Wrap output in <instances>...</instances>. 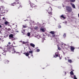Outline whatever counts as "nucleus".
<instances>
[{
  "instance_id": "23",
  "label": "nucleus",
  "mask_w": 79,
  "mask_h": 79,
  "mask_svg": "<svg viewBox=\"0 0 79 79\" xmlns=\"http://www.w3.org/2000/svg\"><path fill=\"white\" fill-rule=\"evenodd\" d=\"M71 75H74V73H73V72L72 71L70 73Z\"/></svg>"
},
{
  "instance_id": "48",
  "label": "nucleus",
  "mask_w": 79,
  "mask_h": 79,
  "mask_svg": "<svg viewBox=\"0 0 79 79\" xmlns=\"http://www.w3.org/2000/svg\"><path fill=\"white\" fill-rule=\"evenodd\" d=\"M0 56H1V55L0 54Z\"/></svg>"
},
{
  "instance_id": "45",
  "label": "nucleus",
  "mask_w": 79,
  "mask_h": 79,
  "mask_svg": "<svg viewBox=\"0 0 79 79\" xmlns=\"http://www.w3.org/2000/svg\"><path fill=\"white\" fill-rule=\"evenodd\" d=\"M13 44H15V43L14 42Z\"/></svg>"
},
{
  "instance_id": "4",
  "label": "nucleus",
  "mask_w": 79,
  "mask_h": 79,
  "mask_svg": "<svg viewBox=\"0 0 79 79\" xmlns=\"http://www.w3.org/2000/svg\"><path fill=\"white\" fill-rule=\"evenodd\" d=\"M30 6L32 8H36L37 7V6L35 5V4H34L32 3H31Z\"/></svg>"
},
{
  "instance_id": "2",
  "label": "nucleus",
  "mask_w": 79,
  "mask_h": 79,
  "mask_svg": "<svg viewBox=\"0 0 79 79\" xmlns=\"http://www.w3.org/2000/svg\"><path fill=\"white\" fill-rule=\"evenodd\" d=\"M52 8L51 7H50L48 10V14L50 16H52Z\"/></svg>"
},
{
  "instance_id": "28",
  "label": "nucleus",
  "mask_w": 79,
  "mask_h": 79,
  "mask_svg": "<svg viewBox=\"0 0 79 79\" xmlns=\"http://www.w3.org/2000/svg\"><path fill=\"white\" fill-rule=\"evenodd\" d=\"M69 11L70 12H71V11H72V9L71 7L69 8Z\"/></svg>"
},
{
  "instance_id": "17",
  "label": "nucleus",
  "mask_w": 79,
  "mask_h": 79,
  "mask_svg": "<svg viewBox=\"0 0 79 79\" xmlns=\"http://www.w3.org/2000/svg\"><path fill=\"white\" fill-rule=\"evenodd\" d=\"M4 13H5V10H2L1 11V14H3Z\"/></svg>"
},
{
  "instance_id": "34",
  "label": "nucleus",
  "mask_w": 79,
  "mask_h": 79,
  "mask_svg": "<svg viewBox=\"0 0 79 79\" xmlns=\"http://www.w3.org/2000/svg\"><path fill=\"white\" fill-rule=\"evenodd\" d=\"M37 52H40V49H37Z\"/></svg>"
},
{
  "instance_id": "49",
  "label": "nucleus",
  "mask_w": 79,
  "mask_h": 79,
  "mask_svg": "<svg viewBox=\"0 0 79 79\" xmlns=\"http://www.w3.org/2000/svg\"><path fill=\"white\" fill-rule=\"evenodd\" d=\"M29 49H30V48L29 47Z\"/></svg>"
},
{
  "instance_id": "50",
  "label": "nucleus",
  "mask_w": 79,
  "mask_h": 79,
  "mask_svg": "<svg viewBox=\"0 0 79 79\" xmlns=\"http://www.w3.org/2000/svg\"><path fill=\"white\" fill-rule=\"evenodd\" d=\"M43 69H44V68H43Z\"/></svg>"
},
{
  "instance_id": "32",
  "label": "nucleus",
  "mask_w": 79,
  "mask_h": 79,
  "mask_svg": "<svg viewBox=\"0 0 79 79\" xmlns=\"http://www.w3.org/2000/svg\"><path fill=\"white\" fill-rule=\"evenodd\" d=\"M30 35H31V34H30V33H27L28 36H30Z\"/></svg>"
},
{
  "instance_id": "51",
  "label": "nucleus",
  "mask_w": 79,
  "mask_h": 79,
  "mask_svg": "<svg viewBox=\"0 0 79 79\" xmlns=\"http://www.w3.org/2000/svg\"><path fill=\"white\" fill-rule=\"evenodd\" d=\"M0 32H1V31L0 30Z\"/></svg>"
},
{
  "instance_id": "7",
  "label": "nucleus",
  "mask_w": 79,
  "mask_h": 79,
  "mask_svg": "<svg viewBox=\"0 0 79 79\" xmlns=\"http://www.w3.org/2000/svg\"><path fill=\"white\" fill-rule=\"evenodd\" d=\"M70 5L72 6V7L73 8H74V9H75V8H76V6H75V5H74V4L70 2Z\"/></svg>"
},
{
  "instance_id": "6",
  "label": "nucleus",
  "mask_w": 79,
  "mask_h": 79,
  "mask_svg": "<svg viewBox=\"0 0 79 79\" xmlns=\"http://www.w3.org/2000/svg\"><path fill=\"white\" fill-rule=\"evenodd\" d=\"M10 52L12 53H16V51L14 48H13V49Z\"/></svg>"
},
{
  "instance_id": "12",
  "label": "nucleus",
  "mask_w": 79,
  "mask_h": 79,
  "mask_svg": "<svg viewBox=\"0 0 79 79\" xmlns=\"http://www.w3.org/2000/svg\"><path fill=\"white\" fill-rule=\"evenodd\" d=\"M12 48H13V47H12V46H8L7 48V50H10V49H11Z\"/></svg>"
},
{
  "instance_id": "8",
  "label": "nucleus",
  "mask_w": 79,
  "mask_h": 79,
  "mask_svg": "<svg viewBox=\"0 0 79 79\" xmlns=\"http://www.w3.org/2000/svg\"><path fill=\"white\" fill-rule=\"evenodd\" d=\"M66 8L68 12H69V6H66Z\"/></svg>"
},
{
  "instance_id": "22",
  "label": "nucleus",
  "mask_w": 79,
  "mask_h": 79,
  "mask_svg": "<svg viewBox=\"0 0 79 79\" xmlns=\"http://www.w3.org/2000/svg\"><path fill=\"white\" fill-rule=\"evenodd\" d=\"M55 55L56 57H58V53H55Z\"/></svg>"
},
{
  "instance_id": "10",
  "label": "nucleus",
  "mask_w": 79,
  "mask_h": 79,
  "mask_svg": "<svg viewBox=\"0 0 79 79\" xmlns=\"http://www.w3.org/2000/svg\"><path fill=\"white\" fill-rule=\"evenodd\" d=\"M60 18L61 19V18H63L64 19L65 18V17H64V15H61L60 17Z\"/></svg>"
},
{
  "instance_id": "18",
  "label": "nucleus",
  "mask_w": 79,
  "mask_h": 79,
  "mask_svg": "<svg viewBox=\"0 0 79 79\" xmlns=\"http://www.w3.org/2000/svg\"><path fill=\"white\" fill-rule=\"evenodd\" d=\"M66 72H64L63 73V76H66Z\"/></svg>"
},
{
  "instance_id": "53",
  "label": "nucleus",
  "mask_w": 79,
  "mask_h": 79,
  "mask_svg": "<svg viewBox=\"0 0 79 79\" xmlns=\"http://www.w3.org/2000/svg\"><path fill=\"white\" fill-rule=\"evenodd\" d=\"M7 46H8V45H7Z\"/></svg>"
},
{
  "instance_id": "39",
  "label": "nucleus",
  "mask_w": 79,
  "mask_h": 79,
  "mask_svg": "<svg viewBox=\"0 0 79 79\" xmlns=\"http://www.w3.org/2000/svg\"><path fill=\"white\" fill-rule=\"evenodd\" d=\"M23 44H26V43H25V42H23Z\"/></svg>"
},
{
  "instance_id": "40",
  "label": "nucleus",
  "mask_w": 79,
  "mask_h": 79,
  "mask_svg": "<svg viewBox=\"0 0 79 79\" xmlns=\"http://www.w3.org/2000/svg\"><path fill=\"white\" fill-rule=\"evenodd\" d=\"M61 26H59V28H61Z\"/></svg>"
},
{
  "instance_id": "52",
  "label": "nucleus",
  "mask_w": 79,
  "mask_h": 79,
  "mask_svg": "<svg viewBox=\"0 0 79 79\" xmlns=\"http://www.w3.org/2000/svg\"><path fill=\"white\" fill-rule=\"evenodd\" d=\"M16 26H17V25H16Z\"/></svg>"
},
{
  "instance_id": "25",
  "label": "nucleus",
  "mask_w": 79,
  "mask_h": 79,
  "mask_svg": "<svg viewBox=\"0 0 79 79\" xmlns=\"http://www.w3.org/2000/svg\"><path fill=\"white\" fill-rule=\"evenodd\" d=\"M23 27L24 28H26L27 27H26V25H23Z\"/></svg>"
},
{
  "instance_id": "20",
  "label": "nucleus",
  "mask_w": 79,
  "mask_h": 79,
  "mask_svg": "<svg viewBox=\"0 0 79 79\" xmlns=\"http://www.w3.org/2000/svg\"><path fill=\"white\" fill-rule=\"evenodd\" d=\"M29 53H31V55L32 56H32V51H29Z\"/></svg>"
},
{
  "instance_id": "35",
  "label": "nucleus",
  "mask_w": 79,
  "mask_h": 79,
  "mask_svg": "<svg viewBox=\"0 0 79 79\" xmlns=\"http://www.w3.org/2000/svg\"><path fill=\"white\" fill-rule=\"evenodd\" d=\"M7 31H11V29L8 28L7 30Z\"/></svg>"
},
{
  "instance_id": "13",
  "label": "nucleus",
  "mask_w": 79,
  "mask_h": 79,
  "mask_svg": "<svg viewBox=\"0 0 79 79\" xmlns=\"http://www.w3.org/2000/svg\"><path fill=\"white\" fill-rule=\"evenodd\" d=\"M65 60H68V62H69V57H67V58H65Z\"/></svg>"
},
{
  "instance_id": "27",
  "label": "nucleus",
  "mask_w": 79,
  "mask_h": 79,
  "mask_svg": "<svg viewBox=\"0 0 79 79\" xmlns=\"http://www.w3.org/2000/svg\"><path fill=\"white\" fill-rule=\"evenodd\" d=\"M8 22H7V21H6V22H5V25H6V24H8Z\"/></svg>"
},
{
  "instance_id": "11",
  "label": "nucleus",
  "mask_w": 79,
  "mask_h": 79,
  "mask_svg": "<svg viewBox=\"0 0 79 79\" xmlns=\"http://www.w3.org/2000/svg\"><path fill=\"white\" fill-rule=\"evenodd\" d=\"M9 37H10V38H14L13 35L10 34L9 36Z\"/></svg>"
},
{
  "instance_id": "29",
  "label": "nucleus",
  "mask_w": 79,
  "mask_h": 79,
  "mask_svg": "<svg viewBox=\"0 0 79 79\" xmlns=\"http://www.w3.org/2000/svg\"><path fill=\"white\" fill-rule=\"evenodd\" d=\"M66 34L65 33H64V35H63V37H66Z\"/></svg>"
},
{
  "instance_id": "46",
  "label": "nucleus",
  "mask_w": 79,
  "mask_h": 79,
  "mask_svg": "<svg viewBox=\"0 0 79 79\" xmlns=\"http://www.w3.org/2000/svg\"><path fill=\"white\" fill-rule=\"evenodd\" d=\"M63 45V44L62 43L61 44V45Z\"/></svg>"
},
{
  "instance_id": "38",
  "label": "nucleus",
  "mask_w": 79,
  "mask_h": 79,
  "mask_svg": "<svg viewBox=\"0 0 79 79\" xmlns=\"http://www.w3.org/2000/svg\"><path fill=\"white\" fill-rule=\"evenodd\" d=\"M8 44L9 45H10V44H11V43L10 42H9L8 43Z\"/></svg>"
},
{
  "instance_id": "3",
  "label": "nucleus",
  "mask_w": 79,
  "mask_h": 79,
  "mask_svg": "<svg viewBox=\"0 0 79 79\" xmlns=\"http://www.w3.org/2000/svg\"><path fill=\"white\" fill-rule=\"evenodd\" d=\"M50 34H52V37H56V35H55V34L56 33V32L54 31H51L49 32Z\"/></svg>"
},
{
  "instance_id": "33",
  "label": "nucleus",
  "mask_w": 79,
  "mask_h": 79,
  "mask_svg": "<svg viewBox=\"0 0 79 79\" xmlns=\"http://www.w3.org/2000/svg\"><path fill=\"white\" fill-rule=\"evenodd\" d=\"M3 55H6V53H5V52H4L2 53Z\"/></svg>"
},
{
  "instance_id": "31",
  "label": "nucleus",
  "mask_w": 79,
  "mask_h": 79,
  "mask_svg": "<svg viewBox=\"0 0 79 79\" xmlns=\"http://www.w3.org/2000/svg\"><path fill=\"white\" fill-rule=\"evenodd\" d=\"M69 63H73V61H72V60H69Z\"/></svg>"
},
{
  "instance_id": "21",
  "label": "nucleus",
  "mask_w": 79,
  "mask_h": 79,
  "mask_svg": "<svg viewBox=\"0 0 79 79\" xmlns=\"http://www.w3.org/2000/svg\"><path fill=\"white\" fill-rule=\"evenodd\" d=\"M22 33H23V35H24L25 34V33H24V32H25V30H23V31L22 32Z\"/></svg>"
},
{
  "instance_id": "16",
  "label": "nucleus",
  "mask_w": 79,
  "mask_h": 79,
  "mask_svg": "<svg viewBox=\"0 0 79 79\" xmlns=\"http://www.w3.org/2000/svg\"><path fill=\"white\" fill-rule=\"evenodd\" d=\"M3 8H4V6H2L0 7V10H1V11H2V10H3Z\"/></svg>"
},
{
  "instance_id": "43",
  "label": "nucleus",
  "mask_w": 79,
  "mask_h": 79,
  "mask_svg": "<svg viewBox=\"0 0 79 79\" xmlns=\"http://www.w3.org/2000/svg\"><path fill=\"white\" fill-rule=\"evenodd\" d=\"M2 19H5V18L3 17V18H2Z\"/></svg>"
},
{
  "instance_id": "14",
  "label": "nucleus",
  "mask_w": 79,
  "mask_h": 79,
  "mask_svg": "<svg viewBox=\"0 0 79 79\" xmlns=\"http://www.w3.org/2000/svg\"><path fill=\"white\" fill-rule=\"evenodd\" d=\"M40 30L42 31V32H45V30L43 28H40Z\"/></svg>"
},
{
  "instance_id": "15",
  "label": "nucleus",
  "mask_w": 79,
  "mask_h": 79,
  "mask_svg": "<svg viewBox=\"0 0 79 79\" xmlns=\"http://www.w3.org/2000/svg\"><path fill=\"white\" fill-rule=\"evenodd\" d=\"M9 62H10V61L7 60H6L5 61V63L6 64H8V63Z\"/></svg>"
},
{
  "instance_id": "47",
  "label": "nucleus",
  "mask_w": 79,
  "mask_h": 79,
  "mask_svg": "<svg viewBox=\"0 0 79 79\" xmlns=\"http://www.w3.org/2000/svg\"><path fill=\"white\" fill-rule=\"evenodd\" d=\"M78 17L79 18V13L78 14Z\"/></svg>"
},
{
  "instance_id": "26",
  "label": "nucleus",
  "mask_w": 79,
  "mask_h": 79,
  "mask_svg": "<svg viewBox=\"0 0 79 79\" xmlns=\"http://www.w3.org/2000/svg\"><path fill=\"white\" fill-rule=\"evenodd\" d=\"M70 2H75V0H70Z\"/></svg>"
},
{
  "instance_id": "44",
  "label": "nucleus",
  "mask_w": 79,
  "mask_h": 79,
  "mask_svg": "<svg viewBox=\"0 0 79 79\" xmlns=\"http://www.w3.org/2000/svg\"><path fill=\"white\" fill-rule=\"evenodd\" d=\"M2 27V25H0V28Z\"/></svg>"
},
{
  "instance_id": "9",
  "label": "nucleus",
  "mask_w": 79,
  "mask_h": 79,
  "mask_svg": "<svg viewBox=\"0 0 79 79\" xmlns=\"http://www.w3.org/2000/svg\"><path fill=\"white\" fill-rule=\"evenodd\" d=\"M30 45L31 47H33V48H34V47H35V44H34L33 43H31L30 44Z\"/></svg>"
},
{
  "instance_id": "41",
  "label": "nucleus",
  "mask_w": 79,
  "mask_h": 79,
  "mask_svg": "<svg viewBox=\"0 0 79 79\" xmlns=\"http://www.w3.org/2000/svg\"><path fill=\"white\" fill-rule=\"evenodd\" d=\"M16 32H19V31H16Z\"/></svg>"
},
{
  "instance_id": "30",
  "label": "nucleus",
  "mask_w": 79,
  "mask_h": 79,
  "mask_svg": "<svg viewBox=\"0 0 79 79\" xmlns=\"http://www.w3.org/2000/svg\"><path fill=\"white\" fill-rule=\"evenodd\" d=\"M74 79H77V77H76V75H74Z\"/></svg>"
},
{
  "instance_id": "1",
  "label": "nucleus",
  "mask_w": 79,
  "mask_h": 79,
  "mask_svg": "<svg viewBox=\"0 0 79 79\" xmlns=\"http://www.w3.org/2000/svg\"><path fill=\"white\" fill-rule=\"evenodd\" d=\"M19 0H16V2H14V3L17 4L16 7L17 9H19V8H21L22 7V5H20L19 4Z\"/></svg>"
},
{
  "instance_id": "19",
  "label": "nucleus",
  "mask_w": 79,
  "mask_h": 79,
  "mask_svg": "<svg viewBox=\"0 0 79 79\" xmlns=\"http://www.w3.org/2000/svg\"><path fill=\"white\" fill-rule=\"evenodd\" d=\"M25 55L27 56H29V53H25Z\"/></svg>"
},
{
  "instance_id": "37",
  "label": "nucleus",
  "mask_w": 79,
  "mask_h": 79,
  "mask_svg": "<svg viewBox=\"0 0 79 79\" xmlns=\"http://www.w3.org/2000/svg\"><path fill=\"white\" fill-rule=\"evenodd\" d=\"M14 4H15L14 3H13V4H11V6H14Z\"/></svg>"
},
{
  "instance_id": "24",
  "label": "nucleus",
  "mask_w": 79,
  "mask_h": 79,
  "mask_svg": "<svg viewBox=\"0 0 79 79\" xmlns=\"http://www.w3.org/2000/svg\"><path fill=\"white\" fill-rule=\"evenodd\" d=\"M57 47H58V50H61V48H60L59 47L58 44L57 45Z\"/></svg>"
},
{
  "instance_id": "42",
  "label": "nucleus",
  "mask_w": 79,
  "mask_h": 79,
  "mask_svg": "<svg viewBox=\"0 0 79 79\" xmlns=\"http://www.w3.org/2000/svg\"><path fill=\"white\" fill-rule=\"evenodd\" d=\"M53 57H54V58H56V56H54Z\"/></svg>"
},
{
  "instance_id": "5",
  "label": "nucleus",
  "mask_w": 79,
  "mask_h": 79,
  "mask_svg": "<svg viewBox=\"0 0 79 79\" xmlns=\"http://www.w3.org/2000/svg\"><path fill=\"white\" fill-rule=\"evenodd\" d=\"M75 49V48H74V47L73 46H70V50H71L72 52H74V50Z\"/></svg>"
},
{
  "instance_id": "36",
  "label": "nucleus",
  "mask_w": 79,
  "mask_h": 79,
  "mask_svg": "<svg viewBox=\"0 0 79 79\" xmlns=\"http://www.w3.org/2000/svg\"><path fill=\"white\" fill-rule=\"evenodd\" d=\"M38 28V27H35V29H37Z\"/></svg>"
}]
</instances>
